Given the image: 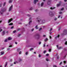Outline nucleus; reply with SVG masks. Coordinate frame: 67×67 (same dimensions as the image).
<instances>
[{
  "label": "nucleus",
  "instance_id": "25",
  "mask_svg": "<svg viewBox=\"0 0 67 67\" xmlns=\"http://www.w3.org/2000/svg\"><path fill=\"white\" fill-rule=\"evenodd\" d=\"M12 2V1L11 0H10L9 1V3H11Z\"/></svg>",
  "mask_w": 67,
  "mask_h": 67
},
{
  "label": "nucleus",
  "instance_id": "56",
  "mask_svg": "<svg viewBox=\"0 0 67 67\" xmlns=\"http://www.w3.org/2000/svg\"><path fill=\"white\" fill-rule=\"evenodd\" d=\"M46 60L47 61V62L48 61V59H46Z\"/></svg>",
  "mask_w": 67,
  "mask_h": 67
},
{
  "label": "nucleus",
  "instance_id": "7",
  "mask_svg": "<svg viewBox=\"0 0 67 67\" xmlns=\"http://www.w3.org/2000/svg\"><path fill=\"white\" fill-rule=\"evenodd\" d=\"M51 0H48V4L49 5L51 4Z\"/></svg>",
  "mask_w": 67,
  "mask_h": 67
},
{
  "label": "nucleus",
  "instance_id": "51",
  "mask_svg": "<svg viewBox=\"0 0 67 67\" xmlns=\"http://www.w3.org/2000/svg\"><path fill=\"white\" fill-rule=\"evenodd\" d=\"M38 11V10L37 9V10H36L35 11H36V12H37V11Z\"/></svg>",
  "mask_w": 67,
  "mask_h": 67
},
{
  "label": "nucleus",
  "instance_id": "2",
  "mask_svg": "<svg viewBox=\"0 0 67 67\" xmlns=\"http://www.w3.org/2000/svg\"><path fill=\"white\" fill-rule=\"evenodd\" d=\"M67 34V30H66L65 29L63 31V33L62 34V35H66Z\"/></svg>",
  "mask_w": 67,
  "mask_h": 67
},
{
  "label": "nucleus",
  "instance_id": "23",
  "mask_svg": "<svg viewBox=\"0 0 67 67\" xmlns=\"http://www.w3.org/2000/svg\"><path fill=\"white\" fill-rule=\"evenodd\" d=\"M47 40H48V39H47V38H46V39H45L44 40V41L45 42H46V41H47Z\"/></svg>",
  "mask_w": 67,
  "mask_h": 67
},
{
  "label": "nucleus",
  "instance_id": "30",
  "mask_svg": "<svg viewBox=\"0 0 67 67\" xmlns=\"http://www.w3.org/2000/svg\"><path fill=\"white\" fill-rule=\"evenodd\" d=\"M12 45H10L9 46V47H12Z\"/></svg>",
  "mask_w": 67,
  "mask_h": 67
},
{
  "label": "nucleus",
  "instance_id": "11",
  "mask_svg": "<svg viewBox=\"0 0 67 67\" xmlns=\"http://www.w3.org/2000/svg\"><path fill=\"white\" fill-rule=\"evenodd\" d=\"M4 34H5V31H3V34L2 35L3 36Z\"/></svg>",
  "mask_w": 67,
  "mask_h": 67
},
{
  "label": "nucleus",
  "instance_id": "59",
  "mask_svg": "<svg viewBox=\"0 0 67 67\" xmlns=\"http://www.w3.org/2000/svg\"><path fill=\"white\" fill-rule=\"evenodd\" d=\"M49 34L50 35H51V34H52V32H50L49 33Z\"/></svg>",
  "mask_w": 67,
  "mask_h": 67
},
{
  "label": "nucleus",
  "instance_id": "28",
  "mask_svg": "<svg viewBox=\"0 0 67 67\" xmlns=\"http://www.w3.org/2000/svg\"><path fill=\"white\" fill-rule=\"evenodd\" d=\"M49 52H51V49H49Z\"/></svg>",
  "mask_w": 67,
  "mask_h": 67
},
{
  "label": "nucleus",
  "instance_id": "62",
  "mask_svg": "<svg viewBox=\"0 0 67 67\" xmlns=\"http://www.w3.org/2000/svg\"><path fill=\"white\" fill-rule=\"evenodd\" d=\"M66 57V55H65L64 56V58H65V57Z\"/></svg>",
  "mask_w": 67,
  "mask_h": 67
},
{
  "label": "nucleus",
  "instance_id": "39",
  "mask_svg": "<svg viewBox=\"0 0 67 67\" xmlns=\"http://www.w3.org/2000/svg\"><path fill=\"white\" fill-rule=\"evenodd\" d=\"M32 9L33 8H32V7H31L30 9V10H32Z\"/></svg>",
  "mask_w": 67,
  "mask_h": 67
},
{
  "label": "nucleus",
  "instance_id": "29",
  "mask_svg": "<svg viewBox=\"0 0 67 67\" xmlns=\"http://www.w3.org/2000/svg\"><path fill=\"white\" fill-rule=\"evenodd\" d=\"M16 32V30H14L13 31L14 33H15Z\"/></svg>",
  "mask_w": 67,
  "mask_h": 67
},
{
  "label": "nucleus",
  "instance_id": "5",
  "mask_svg": "<svg viewBox=\"0 0 67 67\" xmlns=\"http://www.w3.org/2000/svg\"><path fill=\"white\" fill-rule=\"evenodd\" d=\"M5 10H6V9H5V10H4L3 9L2 10H1L0 11V13H1V14H3V12H4V11H5Z\"/></svg>",
  "mask_w": 67,
  "mask_h": 67
},
{
  "label": "nucleus",
  "instance_id": "43",
  "mask_svg": "<svg viewBox=\"0 0 67 67\" xmlns=\"http://www.w3.org/2000/svg\"><path fill=\"white\" fill-rule=\"evenodd\" d=\"M10 49V48H8L7 51H9Z\"/></svg>",
  "mask_w": 67,
  "mask_h": 67
},
{
  "label": "nucleus",
  "instance_id": "18",
  "mask_svg": "<svg viewBox=\"0 0 67 67\" xmlns=\"http://www.w3.org/2000/svg\"><path fill=\"white\" fill-rule=\"evenodd\" d=\"M51 9V10H53V9H55V7H53V8H52V7H51L50 8Z\"/></svg>",
  "mask_w": 67,
  "mask_h": 67
},
{
  "label": "nucleus",
  "instance_id": "32",
  "mask_svg": "<svg viewBox=\"0 0 67 67\" xmlns=\"http://www.w3.org/2000/svg\"><path fill=\"white\" fill-rule=\"evenodd\" d=\"M46 51H43V53H44V54H45V53H46Z\"/></svg>",
  "mask_w": 67,
  "mask_h": 67
},
{
  "label": "nucleus",
  "instance_id": "20",
  "mask_svg": "<svg viewBox=\"0 0 67 67\" xmlns=\"http://www.w3.org/2000/svg\"><path fill=\"white\" fill-rule=\"evenodd\" d=\"M59 37V35L57 36L55 38L56 39L57 37L58 38Z\"/></svg>",
  "mask_w": 67,
  "mask_h": 67
},
{
  "label": "nucleus",
  "instance_id": "10",
  "mask_svg": "<svg viewBox=\"0 0 67 67\" xmlns=\"http://www.w3.org/2000/svg\"><path fill=\"white\" fill-rule=\"evenodd\" d=\"M61 4V2H60L59 4H57V7H59V6H60V5Z\"/></svg>",
  "mask_w": 67,
  "mask_h": 67
},
{
  "label": "nucleus",
  "instance_id": "24",
  "mask_svg": "<svg viewBox=\"0 0 67 67\" xmlns=\"http://www.w3.org/2000/svg\"><path fill=\"white\" fill-rule=\"evenodd\" d=\"M7 41H8L7 39H6L4 41V42H7Z\"/></svg>",
  "mask_w": 67,
  "mask_h": 67
},
{
  "label": "nucleus",
  "instance_id": "22",
  "mask_svg": "<svg viewBox=\"0 0 67 67\" xmlns=\"http://www.w3.org/2000/svg\"><path fill=\"white\" fill-rule=\"evenodd\" d=\"M57 58L58 59L59 58V55H58L57 57Z\"/></svg>",
  "mask_w": 67,
  "mask_h": 67
},
{
  "label": "nucleus",
  "instance_id": "45",
  "mask_svg": "<svg viewBox=\"0 0 67 67\" xmlns=\"http://www.w3.org/2000/svg\"><path fill=\"white\" fill-rule=\"evenodd\" d=\"M43 47H45V44L44 43L43 45Z\"/></svg>",
  "mask_w": 67,
  "mask_h": 67
},
{
  "label": "nucleus",
  "instance_id": "42",
  "mask_svg": "<svg viewBox=\"0 0 67 67\" xmlns=\"http://www.w3.org/2000/svg\"><path fill=\"white\" fill-rule=\"evenodd\" d=\"M38 57H41V55H40V54H39L38 55Z\"/></svg>",
  "mask_w": 67,
  "mask_h": 67
},
{
  "label": "nucleus",
  "instance_id": "26",
  "mask_svg": "<svg viewBox=\"0 0 67 67\" xmlns=\"http://www.w3.org/2000/svg\"><path fill=\"white\" fill-rule=\"evenodd\" d=\"M32 23V21H29V24L30 25V23Z\"/></svg>",
  "mask_w": 67,
  "mask_h": 67
},
{
  "label": "nucleus",
  "instance_id": "33",
  "mask_svg": "<svg viewBox=\"0 0 67 67\" xmlns=\"http://www.w3.org/2000/svg\"><path fill=\"white\" fill-rule=\"evenodd\" d=\"M42 28H40L39 29V31H41V30H42Z\"/></svg>",
  "mask_w": 67,
  "mask_h": 67
},
{
  "label": "nucleus",
  "instance_id": "50",
  "mask_svg": "<svg viewBox=\"0 0 67 67\" xmlns=\"http://www.w3.org/2000/svg\"><path fill=\"white\" fill-rule=\"evenodd\" d=\"M21 54V52L20 51L19 53V54Z\"/></svg>",
  "mask_w": 67,
  "mask_h": 67
},
{
  "label": "nucleus",
  "instance_id": "14",
  "mask_svg": "<svg viewBox=\"0 0 67 67\" xmlns=\"http://www.w3.org/2000/svg\"><path fill=\"white\" fill-rule=\"evenodd\" d=\"M8 40H12V38H11V37H9Z\"/></svg>",
  "mask_w": 67,
  "mask_h": 67
},
{
  "label": "nucleus",
  "instance_id": "41",
  "mask_svg": "<svg viewBox=\"0 0 67 67\" xmlns=\"http://www.w3.org/2000/svg\"><path fill=\"white\" fill-rule=\"evenodd\" d=\"M46 55V56H49V54H47Z\"/></svg>",
  "mask_w": 67,
  "mask_h": 67
},
{
  "label": "nucleus",
  "instance_id": "21",
  "mask_svg": "<svg viewBox=\"0 0 67 67\" xmlns=\"http://www.w3.org/2000/svg\"><path fill=\"white\" fill-rule=\"evenodd\" d=\"M13 25V23H11L9 24V25Z\"/></svg>",
  "mask_w": 67,
  "mask_h": 67
},
{
  "label": "nucleus",
  "instance_id": "35",
  "mask_svg": "<svg viewBox=\"0 0 67 67\" xmlns=\"http://www.w3.org/2000/svg\"><path fill=\"white\" fill-rule=\"evenodd\" d=\"M20 35H21V34H19V35H18V37H19V36H20Z\"/></svg>",
  "mask_w": 67,
  "mask_h": 67
},
{
  "label": "nucleus",
  "instance_id": "46",
  "mask_svg": "<svg viewBox=\"0 0 67 67\" xmlns=\"http://www.w3.org/2000/svg\"><path fill=\"white\" fill-rule=\"evenodd\" d=\"M41 44V42H39V45H40V44Z\"/></svg>",
  "mask_w": 67,
  "mask_h": 67
},
{
  "label": "nucleus",
  "instance_id": "44",
  "mask_svg": "<svg viewBox=\"0 0 67 67\" xmlns=\"http://www.w3.org/2000/svg\"><path fill=\"white\" fill-rule=\"evenodd\" d=\"M57 19L55 18H54V20H55V21H56V20H57Z\"/></svg>",
  "mask_w": 67,
  "mask_h": 67
},
{
  "label": "nucleus",
  "instance_id": "55",
  "mask_svg": "<svg viewBox=\"0 0 67 67\" xmlns=\"http://www.w3.org/2000/svg\"><path fill=\"white\" fill-rule=\"evenodd\" d=\"M2 31V29H1L0 30V32H1V31Z\"/></svg>",
  "mask_w": 67,
  "mask_h": 67
},
{
  "label": "nucleus",
  "instance_id": "15",
  "mask_svg": "<svg viewBox=\"0 0 67 67\" xmlns=\"http://www.w3.org/2000/svg\"><path fill=\"white\" fill-rule=\"evenodd\" d=\"M43 4H44V3L43 2L41 4V7H43Z\"/></svg>",
  "mask_w": 67,
  "mask_h": 67
},
{
  "label": "nucleus",
  "instance_id": "9",
  "mask_svg": "<svg viewBox=\"0 0 67 67\" xmlns=\"http://www.w3.org/2000/svg\"><path fill=\"white\" fill-rule=\"evenodd\" d=\"M36 36H38V38H40V35H39V34H36Z\"/></svg>",
  "mask_w": 67,
  "mask_h": 67
},
{
  "label": "nucleus",
  "instance_id": "17",
  "mask_svg": "<svg viewBox=\"0 0 67 67\" xmlns=\"http://www.w3.org/2000/svg\"><path fill=\"white\" fill-rule=\"evenodd\" d=\"M38 26V25H37L35 27V29H38V27H37V26Z\"/></svg>",
  "mask_w": 67,
  "mask_h": 67
},
{
  "label": "nucleus",
  "instance_id": "63",
  "mask_svg": "<svg viewBox=\"0 0 67 67\" xmlns=\"http://www.w3.org/2000/svg\"><path fill=\"white\" fill-rule=\"evenodd\" d=\"M31 19H32V18H30L29 20H31Z\"/></svg>",
  "mask_w": 67,
  "mask_h": 67
},
{
  "label": "nucleus",
  "instance_id": "4",
  "mask_svg": "<svg viewBox=\"0 0 67 67\" xmlns=\"http://www.w3.org/2000/svg\"><path fill=\"white\" fill-rule=\"evenodd\" d=\"M49 15L51 16H54V14L52 13V12H50L49 13Z\"/></svg>",
  "mask_w": 67,
  "mask_h": 67
},
{
  "label": "nucleus",
  "instance_id": "8",
  "mask_svg": "<svg viewBox=\"0 0 67 67\" xmlns=\"http://www.w3.org/2000/svg\"><path fill=\"white\" fill-rule=\"evenodd\" d=\"M38 0H34V4H36V2H38Z\"/></svg>",
  "mask_w": 67,
  "mask_h": 67
},
{
  "label": "nucleus",
  "instance_id": "19",
  "mask_svg": "<svg viewBox=\"0 0 67 67\" xmlns=\"http://www.w3.org/2000/svg\"><path fill=\"white\" fill-rule=\"evenodd\" d=\"M1 55H3V54H4V52H1Z\"/></svg>",
  "mask_w": 67,
  "mask_h": 67
},
{
  "label": "nucleus",
  "instance_id": "34",
  "mask_svg": "<svg viewBox=\"0 0 67 67\" xmlns=\"http://www.w3.org/2000/svg\"><path fill=\"white\" fill-rule=\"evenodd\" d=\"M5 4H6L5 2H4V3L3 6H5Z\"/></svg>",
  "mask_w": 67,
  "mask_h": 67
},
{
  "label": "nucleus",
  "instance_id": "1",
  "mask_svg": "<svg viewBox=\"0 0 67 67\" xmlns=\"http://www.w3.org/2000/svg\"><path fill=\"white\" fill-rule=\"evenodd\" d=\"M37 19L38 20L37 21L38 22H41V24L45 23V20H43L40 19V17H38V18H37Z\"/></svg>",
  "mask_w": 67,
  "mask_h": 67
},
{
  "label": "nucleus",
  "instance_id": "48",
  "mask_svg": "<svg viewBox=\"0 0 67 67\" xmlns=\"http://www.w3.org/2000/svg\"><path fill=\"white\" fill-rule=\"evenodd\" d=\"M33 50V48H31V49H30V51H31V50Z\"/></svg>",
  "mask_w": 67,
  "mask_h": 67
},
{
  "label": "nucleus",
  "instance_id": "60",
  "mask_svg": "<svg viewBox=\"0 0 67 67\" xmlns=\"http://www.w3.org/2000/svg\"><path fill=\"white\" fill-rule=\"evenodd\" d=\"M60 15H59V16H58V18H60Z\"/></svg>",
  "mask_w": 67,
  "mask_h": 67
},
{
  "label": "nucleus",
  "instance_id": "37",
  "mask_svg": "<svg viewBox=\"0 0 67 67\" xmlns=\"http://www.w3.org/2000/svg\"><path fill=\"white\" fill-rule=\"evenodd\" d=\"M64 64H66V61H64Z\"/></svg>",
  "mask_w": 67,
  "mask_h": 67
},
{
  "label": "nucleus",
  "instance_id": "52",
  "mask_svg": "<svg viewBox=\"0 0 67 67\" xmlns=\"http://www.w3.org/2000/svg\"><path fill=\"white\" fill-rule=\"evenodd\" d=\"M0 7H2V4H0Z\"/></svg>",
  "mask_w": 67,
  "mask_h": 67
},
{
  "label": "nucleus",
  "instance_id": "16",
  "mask_svg": "<svg viewBox=\"0 0 67 67\" xmlns=\"http://www.w3.org/2000/svg\"><path fill=\"white\" fill-rule=\"evenodd\" d=\"M8 64V62H6L5 63V67L7 66V64Z\"/></svg>",
  "mask_w": 67,
  "mask_h": 67
},
{
  "label": "nucleus",
  "instance_id": "27",
  "mask_svg": "<svg viewBox=\"0 0 67 67\" xmlns=\"http://www.w3.org/2000/svg\"><path fill=\"white\" fill-rule=\"evenodd\" d=\"M53 67H57V66H56V65H53Z\"/></svg>",
  "mask_w": 67,
  "mask_h": 67
},
{
  "label": "nucleus",
  "instance_id": "49",
  "mask_svg": "<svg viewBox=\"0 0 67 67\" xmlns=\"http://www.w3.org/2000/svg\"><path fill=\"white\" fill-rule=\"evenodd\" d=\"M27 16H31V15H29V14H28L27 15Z\"/></svg>",
  "mask_w": 67,
  "mask_h": 67
},
{
  "label": "nucleus",
  "instance_id": "13",
  "mask_svg": "<svg viewBox=\"0 0 67 67\" xmlns=\"http://www.w3.org/2000/svg\"><path fill=\"white\" fill-rule=\"evenodd\" d=\"M20 49H21V48H18L17 49V52H19V51H20Z\"/></svg>",
  "mask_w": 67,
  "mask_h": 67
},
{
  "label": "nucleus",
  "instance_id": "36",
  "mask_svg": "<svg viewBox=\"0 0 67 67\" xmlns=\"http://www.w3.org/2000/svg\"><path fill=\"white\" fill-rule=\"evenodd\" d=\"M65 45H67V41H66L65 43Z\"/></svg>",
  "mask_w": 67,
  "mask_h": 67
},
{
  "label": "nucleus",
  "instance_id": "53",
  "mask_svg": "<svg viewBox=\"0 0 67 67\" xmlns=\"http://www.w3.org/2000/svg\"><path fill=\"white\" fill-rule=\"evenodd\" d=\"M20 28H19L18 29V31H20Z\"/></svg>",
  "mask_w": 67,
  "mask_h": 67
},
{
  "label": "nucleus",
  "instance_id": "38",
  "mask_svg": "<svg viewBox=\"0 0 67 67\" xmlns=\"http://www.w3.org/2000/svg\"><path fill=\"white\" fill-rule=\"evenodd\" d=\"M52 30H53V29L52 28H51L49 30V31H52Z\"/></svg>",
  "mask_w": 67,
  "mask_h": 67
},
{
  "label": "nucleus",
  "instance_id": "12",
  "mask_svg": "<svg viewBox=\"0 0 67 67\" xmlns=\"http://www.w3.org/2000/svg\"><path fill=\"white\" fill-rule=\"evenodd\" d=\"M62 48H63V47H59L58 49H62Z\"/></svg>",
  "mask_w": 67,
  "mask_h": 67
},
{
  "label": "nucleus",
  "instance_id": "57",
  "mask_svg": "<svg viewBox=\"0 0 67 67\" xmlns=\"http://www.w3.org/2000/svg\"><path fill=\"white\" fill-rule=\"evenodd\" d=\"M62 64V62H61L60 63V64H59V65H61V64Z\"/></svg>",
  "mask_w": 67,
  "mask_h": 67
},
{
  "label": "nucleus",
  "instance_id": "61",
  "mask_svg": "<svg viewBox=\"0 0 67 67\" xmlns=\"http://www.w3.org/2000/svg\"><path fill=\"white\" fill-rule=\"evenodd\" d=\"M34 31V29H32L31 30V31Z\"/></svg>",
  "mask_w": 67,
  "mask_h": 67
},
{
  "label": "nucleus",
  "instance_id": "31",
  "mask_svg": "<svg viewBox=\"0 0 67 67\" xmlns=\"http://www.w3.org/2000/svg\"><path fill=\"white\" fill-rule=\"evenodd\" d=\"M18 62H14V64H16V63H17Z\"/></svg>",
  "mask_w": 67,
  "mask_h": 67
},
{
  "label": "nucleus",
  "instance_id": "64",
  "mask_svg": "<svg viewBox=\"0 0 67 67\" xmlns=\"http://www.w3.org/2000/svg\"><path fill=\"white\" fill-rule=\"evenodd\" d=\"M60 29H61V28H59V31Z\"/></svg>",
  "mask_w": 67,
  "mask_h": 67
},
{
  "label": "nucleus",
  "instance_id": "58",
  "mask_svg": "<svg viewBox=\"0 0 67 67\" xmlns=\"http://www.w3.org/2000/svg\"><path fill=\"white\" fill-rule=\"evenodd\" d=\"M64 10V8H62L61 9V10Z\"/></svg>",
  "mask_w": 67,
  "mask_h": 67
},
{
  "label": "nucleus",
  "instance_id": "47",
  "mask_svg": "<svg viewBox=\"0 0 67 67\" xmlns=\"http://www.w3.org/2000/svg\"><path fill=\"white\" fill-rule=\"evenodd\" d=\"M13 28H14V27L13 26H12L11 27V29H13Z\"/></svg>",
  "mask_w": 67,
  "mask_h": 67
},
{
  "label": "nucleus",
  "instance_id": "40",
  "mask_svg": "<svg viewBox=\"0 0 67 67\" xmlns=\"http://www.w3.org/2000/svg\"><path fill=\"white\" fill-rule=\"evenodd\" d=\"M27 54H28V52H27L26 53V55H27Z\"/></svg>",
  "mask_w": 67,
  "mask_h": 67
},
{
  "label": "nucleus",
  "instance_id": "54",
  "mask_svg": "<svg viewBox=\"0 0 67 67\" xmlns=\"http://www.w3.org/2000/svg\"><path fill=\"white\" fill-rule=\"evenodd\" d=\"M43 37H45V36H46V35H44L43 36Z\"/></svg>",
  "mask_w": 67,
  "mask_h": 67
},
{
  "label": "nucleus",
  "instance_id": "6",
  "mask_svg": "<svg viewBox=\"0 0 67 67\" xmlns=\"http://www.w3.org/2000/svg\"><path fill=\"white\" fill-rule=\"evenodd\" d=\"M12 20H13V19L12 18H11L9 19L8 21V23H9L11 22L12 21Z\"/></svg>",
  "mask_w": 67,
  "mask_h": 67
},
{
  "label": "nucleus",
  "instance_id": "3",
  "mask_svg": "<svg viewBox=\"0 0 67 67\" xmlns=\"http://www.w3.org/2000/svg\"><path fill=\"white\" fill-rule=\"evenodd\" d=\"M12 8H13V5H12L11 6H10L9 8V12L12 10Z\"/></svg>",
  "mask_w": 67,
  "mask_h": 67
}]
</instances>
